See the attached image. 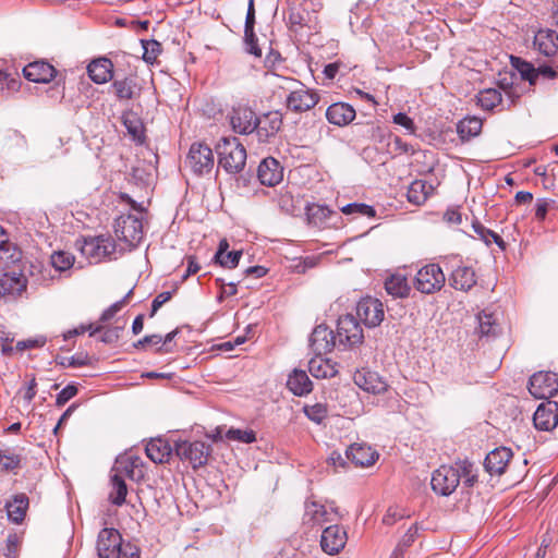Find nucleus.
Here are the masks:
<instances>
[{
    "label": "nucleus",
    "instance_id": "obj_1",
    "mask_svg": "<svg viewBox=\"0 0 558 558\" xmlns=\"http://www.w3.org/2000/svg\"><path fill=\"white\" fill-rule=\"evenodd\" d=\"M218 163L229 173L243 170L246 162V150L236 137H223L217 144Z\"/></svg>",
    "mask_w": 558,
    "mask_h": 558
},
{
    "label": "nucleus",
    "instance_id": "obj_2",
    "mask_svg": "<svg viewBox=\"0 0 558 558\" xmlns=\"http://www.w3.org/2000/svg\"><path fill=\"white\" fill-rule=\"evenodd\" d=\"M114 233L122 251L136 247L144 236L142 218L133 215L120 216L114 223Z\"/></svg>",
    "mask_w": 558,
    "mask_h": 558
},
{
    "label": "nucleus",
    "instance_id": "obj_3",
    "mask_svg": "<svg viewBox=\"0 0 558 558\" xmlns=\"http://www.w3.org/2000/svg\"><path fill=\"white\" fill-rule=\"evenodd\" d=\"M117 245L114 241L107 235H98L84 239L80 250L90 263H99L104 258H111L116 253Z\"/></svg>",
    "mask_w": 558,
    "mask_h": 558
},
{
    "label": "nucleus",
    "instance_id": "obj_4",
    "mask_svg": "<svg viewBox=\"0 0 558 558\" xmlns=\"http://www.w3.org/2000/svg\"><path fill=\"white\" fill-rule=\"evenodd\" d=\"M446 282L442 269L437 264H428L422 267L414 280V287L417 291L432 294L439 291Z\"/></svg>",
    "mask_w": 558,
    "mask_h": 558
},
{
    "label": "nucleus",
    "instance_id": "obj_5",
    "mask_svg": "<svg viewBox=\"0 0 558 558\" xmlns=\"http://www.w3.org/2000/svg\"><path fill=\"white\" fill-rule=\"evenodd\" d=\"M174 451L182 461H189L193 469H197L207 463L210 448L203 441L183 440L175 444Z\"/></svg>",
    "mask_w": 558,
    "mask_h": 558
},
{
    "label": "nucleus",
    "instance_id": "obj_6",
    "mask_svg": "<svg viewBox=\"0 0 558 558\" xmlns=\"http://www.w3.org/2000/svg\"><path fill=\"white\" fill-rule=\"evenodd\" d=\"M186 163L196 174L210 172L215 165L211 148L203 143L192 144L187 154Z\"/></svg>",
    "mask_w": 558,
    "mask_h": 558
},
{
    "label": "nucleus",
    "instance_id": "obj_7",
    "mask_svg": "<svg viewBox=\"0 0 558 558\" xmlns=\"http://www.w3.org/2000/svg\"><path fill=\"white\" fill-rule=\"evenodd\" d=\"M460 471L452 466L442 465L434 471L430 485L436 494L449 496L452 494L460 483Z\"/></svg>",
    "mask_w": 558,
    "mask_h": 558
},
{
    "label": "nucleus",
    "instance_id": "obj_8",
    "mask_svg": "<svg viewBox=\"0 0 558 558\" xmlns=\"http://www.w3.org/2000/svg\"><path fill=\"white\" fill-rule=\"evenodd\" d=\"M529 391L537 399H547L558 392V374L538 372L531 376Z\"/></svg>",
    "mask_w": 558,
    "mask_h": 558
},
{
    "label": "nucleus",
    "instance_id": "obj_9",
    "mask_svg": "<svg viewBox=\"0 0 558 558\" xmlns=\"http://www.w3.org/2000/svg\"><path fill=\"white\" fill-rule=\"evenodd\" d=\"M356 316L366 327H377L385 317L384 305L378 299L364 298L356 305Z\"/></svg>",
    "mask_w": 558,
    "mask_h": 558
},
{
    "label": "nucleus",
    "instance_id": "obj_10",
    "mask_svg": "<svg viewBox=\"0 0 558 558\" xmlns=\"http://www.w3.org/2000/svg\"><path fill=\"white\" fill-rule=\"evenodd\" d=\"M363 329L352 315H345L338 319L337 340L340 344L354 347L363 342Z\"/></svg>",
    "mask_w": 558,
    "mask_h": 558
},
{
    "label": "nucleus",
    "instance_id": "obj_11",
    "mask_svg": "<svg viewBox=\"0 0 558 558\" xmlns=\"http://www.w3.org/2000/svg\"><path fill=\"white\" fill-rule=\"evenodd\" d=\"M97 550L100 558H121L123 555L122 537L116 529H104L97 541Z\"/></svg>",
    "mask_w": 558,
    "mask_h": 558
},
{
    "label": "nucleus",
    "instance_id": "obj_12",
    "mask_svg": "<svg viewBox=\"0 0 558 558\" xmlns=\"http://www.w3.org/2000/svg\"><path fill=\"white\" fill-rule=\"evenodd\" d=\"M299 87L293 89L287 97V108L293 112H304L314 108L319 101V95L306 88L299 83Z\"/></svg>",
    "mask_w": 558,
    "mask_h": 558
},
{
    "label": "nucleus",
    "instance_id": "obj_13",
    "mask_svg": "<svg viewBox=\"0 0 558 558\" xmlns=\"http://www.w3.org/2000/svg\"><path fill=\"white\" fill-rule=\"evenodd\" d=\"M336 515V510L327 509L325 505H322L316 500L308 499L304 504V524L311 526L323 525L327 522H332Z\"/></svg>",
    "mask_w": 558,
    "mask_h": 558
},
{
    "label": "nucleus",
    "instance_id": "obj_14",
    "mask_svg": "<svg viewBox=\"0 0 558 558\" xmlns=\"http://www.w3.org/2000/svg\"><path fill=\"white\" fill-rule=\"evenodd\" d=\"M282 126V114L279 111H269L256 120V134L259 142L266 143L274 137Z\"/></svg>",
    "mask_w": 558,
    "mask_h": 558
},
{
    "label": "nucleus",
    "instance_id": "obj_15",
    "mask_svg": "<svg viewBox=\"0 0 558 558\" xmlns=\"http://www.w3.org/2000/svg\"><path fill=\"white\" fill-rule=\"evenodd\" d=\"M534 426L539 430H551L558 425V403L546 401L541 403L533 416Z\"/></svg>",
    "mask_w": 558,
    "mask_h": 558
},
{
    "label": "nucleus",
    "instance_id": "obj_16",
    "mask_svg": "<svg viewBox=\"0 0 558 558\" xmlns=\"http://www.w3.org/2000/svg\"><path fill=\"white\" fill-rule=\"evenodd\" d=\"M353 380L361 389L374 395L385 392L388 388L384 378L368 368L357 369L354 373Z\"/></svg>",
    "mask_w": 558,
    "mask_h": 558
},
{
    "label": "nucleus",
    "instance_id": "obj_17",
    "mask_svg": "<svg viewBox=\"0 0 558 558\" xmlns=\"http://www.w3.org/2000/svg\"><path fill=\"white\" fill-rule=\"evenodd\" d=\"M347 543V532L339 525H330L323 531L320 546L328 555L338 554Z\"/></svg>",
    "mask_w": 558,
    "mask_h": 558
},
{
    "label": "nucleus",
    "instance_id": "obj_18",
    "mask_svg": "<svg viewBox=\"0 0 558 558\" xmlns=\"http://www.w3.org/2000/svg\"><path fill=\"white\" fill-rule=\"evenodd\" d=\"M337 341V335L333 336L332 331L324 325H318L314 328L311 338L310 345L316 355H323L330 352Z\"/></svg>",
    "mask_w": 558,
    "mask_h": 558
},
{
    "label": "nucleus",
    "instance_id": "obj_19",
    "mask_svg": "<svg viewBox=\"0 0 558 558\" xmlns=\"http://www.w3.org/2000/svg\"><path fill=\"white\" fill-rule=\"evenodd\" d=\"M257 177L262 184L275 186L283 178V168L272 157L265 158L258 166Z\"/></svg>",
    "mask_w": 558,
    "mask_h": 558
},
{
    "label": "nucleus",
    "instance_id": "obj_20",
    "mask_svg": "<svg viewBox=\"0 0 558 558\" xmlns=\"http://www.w3.org/2000/svg\"><path fill=\"white\" fill-rule=\"evenodd\" d=\"M511 458V449L499 447L486 456L484 466L490 475H501L506 471Z\"/></svg>",
    "mask_w": 558,
    "mask_h": 558
},
{
    "label": "nucleus",
    "instance_id": "obj_21",
    "mask_svg": "<svg viewBox=\"0 0 558 558\" xmlns=\"http://www.w3.org/2000/svg\"><path fill=\"white\" fill-rule=\"evenodd\" d=\"M255 112L246 107H239L233 109L231 116L232 129L240 134H250L256 128Z\"/></svg>",
    "mask_w": 558,
    "mask_h": 558
},
{
    "label": "nucleus",
    "instance_id": "obj_22",
    "mask_svg": "<svg viewBox=\"0 0 558 558\" xmlns=\"http://www.w3.org/2000/svg\"><path fill=\"white\" fill-rule=\"evenodd\" d=\"M24 76L35 83H48L54 78L57 71L46 61H34L23 69Z\"/></svg>",
    "mask_w": 558,
    "mask_h": 558
},
{
    "label": "nucleus",
    "instance_id": "obj_23",
    "mask_svg": "<svg viewBox=\"0 0 558 558\" xmlns=\"http://www.w3.org/2000/svg\"><path fill=\"white\" fill-rule=\"evenodd\" d=\"M450 286L460 291L468 292L476 284V275L472 267L460 265L449 276Z\"/></svg>",
    "mask_w": 558,
    "mask_h": 558
},
{
    "label": "nucleus",
    "instance_id": "obj_24",
    "mask_svg": "<svg viewBox=\"0 0 558 558\" xmlns=\"http://www.w3.org/2000/svg\"><path fill=\"white\" fill-rule=\"evenodd\" d=\"M326 118L331 124L344 126L354 120L355 110L349 104L336 102L327 108Z\"/></svg>",
    "mask_w": 558,
    "mask_h": 558
},
{
    "label": "nucleus",
    "instance_id": "obj_25",
    "mask_svg": "<svg viewBox=\"0 0 558 558\" xmlns=\"http://www.w3.org/2000/svg\"><path fill=\"white\" fill-rule=\"evenodd\" d=\"M347 458L355 465L369 466L378 459V453L366 445L354 444L345 451Z\"/></svg>",
    "mask_w": 558,
    "mask_h": 558
},
{
    "label": "nucleus",
    "instance_id": "obj_26",
    "mask_svg": "<svg viewBox=\"0 0 558 558\" xmlns=\"http://www.w3.org/2000/svg\"><path fill=\"white\" fill-rule=\"evenodd\" d=\"M88 75L96 84H105L112 78L113 64L108 58H98L87 66Z\"/></svg>",
    "mask_w": 558,
    "mask_h": 558
},
{
    "label": "nucleus",
    "instance_id": "obj_27",
    "mask_svg": "<svg viewBox=\"0 0 558 558\" xmlns=\"http://www.w3.org/2000/svg\"><path fill=\"white\" fill-rule=\"evenodd\" d=\"M534 46L544 56L551 57L558 50V35L551 29H541L534 37Z\"/></svg>",
    "mask_w": 558,
    "mask_h": 558
},
{
    "label": "nucleus",
    "instance_id": "obj_28",
    "mask_svg": "<svg viewBox=\"0 0 558 558\" xmlns=\"http://www.w3.org/2000/svg\"><path fill=\"white\" fill-rule=\"evenodd\" d=\"M26 288V280L22 275L3 274L0 276V298L15 296Z\"/></svg>",
    "mask_w": 558,
    "mask_h": 558
},
{
    "label": "nucleus",
    "instance_id": "obj_29",
    "mask_svg": "<svg viewBox=\"0 0 558 558\" xmlns=\"http://www.w3.org/2000/svg\"><path fill=\"white\" fill-rule=\"evenodd\" d=\"M146 456L155 463H167L172 454V448L167 440L151 439L145 448Z\"/></svg>",
    "mask_w": 558,
    "mask_h": 558
},
{
    "label": "nucleus",
    "instance_id": "obj_30",
    "mask_svg": "<svg viewBox=\"0 0 558 558\" xmlns=\"http://www.w3.org/2000/svg\"><path fill=\"white\" fill-rule=\"evenodd\" d=\"M434 192V185L424 180H415L408 189V201L414 205H423Z\"/></svg>",
    "mask_w": 558,
    "mask_h": 558
},
{
    "label": "nucleus",
    "instance_id": "obj_31",
    "mask_svg": "<svg viewBox=\"0 0 558 558\" xmlns=\"http://www.w3.org/2000/svg\"><path fill=\"white\" fill-rule=\"evenodd\" d=\"M287 387L295 396H305L312 391V381L306 372L294 369L289 375Z\"/></svg>",
    "mask_w": 558,
    "mask_h": 558
},
{
    "label": "nucleus",
    "instance_id": "obj_32",
    "mask_svg": "<svg viewBox=\"0 0 558 558\" xmlns=\"http://www.w3.org/2000/svg\"><path fill=\"white\" fill-rule=\"evenodd\" d=\"M111 88L113 89L116 97L120 101L133 99L140 90L135 82V78L133 77L116 80L111 84Z\"/></svg>",
    "mask_w": 558,
    "mask_h": 558
},
{
    "label": "nucleus",
    "instance_id": "obj_33",
    "mask_svg": "<svg viewBox=\"0 0 558 558\" xmlns=\"http://www.w3.org/2000/svg\"><path fill=\"white\" fill-rule=\"evenodd\" d=\"M385 289L387 293L393 298H407L410 293V286L403 275L395 274L385 280Z\"/></svg>",
    "mask_w": 558,
    "mask_h": 558
},
{
    "label": "nucleus",
    "instance_id": "obj_34",
    "mask_svg": "<svg viewBox=\"0 0 558 558\" xmlns=\"http://www.w3.org/2000/svg\"><path fill=\"white\" fill-rule=\"evenodd\" d=\"M308 371L316 378H331L338 371L329 360L323 359L320 355L313 357L308 362Z\"/></svg>",
    "mask_w": 558,
    "mask_h": 558
},
{
    "label": "nucleus",
    "instance_id": "obj_35",
    "mask_svg": "<svg viewBox=\"0 0 558 558\" xmlns=\"http://www.w3.org/2000/svg\"><path fill=\"white\" fill-rule=\"evenodd\" d=\"M9 519L15 523L23 521L28 508V497L25 494H17L7 504Z\"/></svg>",
    "mask_w": 558,
    "mask_h": 558
},
{
    "label": "nucleus",
    "instance_id": "obj_36",
    "mask_svg": "<svg viewBox=\"0 0 558 558\" xmlns=\"http://www.w3.org/2000/svg\"><path fill=\"white\" fill-rule=\"evenodd\" d=\"M482 130V120L476 117H470L458 123L457 131L461 140H469L480 134Z\"/></svg>",
    "mask_w": 558,
    "mask_h": 558
},
{
    "label": "nucleus",
    "instance_id": "obj_37",
    "mask_svg": "<svg viewBox=\"0 0 558 558\" xmlns=\"http://www.w3.org/2000/svg\"><path fill=\"white\" fill-rule=\"evenodd\" d=\"M123 124L128 130V134L137 143L142 144L144 142V124L140 118L135 114H126L123 118Z\"/></svg>",
    "mask_w": 558,
    "mask_h": 558
},
{
    "label": "nucleus",
    "instance_id": "obj_38",
    "mask_svg": "<svg viewBox=\"0 0 558 558\" xmlns=\"http://www.w3.org/2000/svg\"><path fill=\"white\" fill-rule=\"evenodd\" d=\"M111 485L112 489L109 496L111 502L117 506L123 505L128 494V488L124 480L120 475L114 474L111 477Z\"/></svg>",
    "mask_w": 558,
    "mask_h": 558
},
{
    "label": "nucleus",
    "instance_id": "obj_39",
    "mask_svg": "<svg viewBox=\"0 0 558 558\" xmlns=\"http://www.w3.org/2000/svg\"><path fill=\"white\" fill-rule=\"evenodd\" d=\"M478 105L485 110H492L497 105L502 104V97L499 90L487 88L482 90L477 96Z\"/></svg>",
    "mask_w": 558,
    "mask_h": 558
},
{
    "label": "nucleus",
    "instance_id": "obj_40",
    "mask_svg": "<svg viewBox=\"0 0 558 558\" xmlns=\"http://www.w3.org/2000/svg\"><path fill=\"white\" fill-rule=\"evenodd\" d=\"M512 65L518 70L521 74V77L525 81H529L530 84H535L537 80V71L533 66L532 63L521 60L518 57H511Z\"/></svg>",
    "mask_w": 558,
    "mask_h": 558
},
{
    "label": "nucleus",
    "instance_id": "obj_41",
    "mask_svg": "<svg viewBox=\"0 0 558 558\" xmlns=\"http://www.w3.org/2000/svg\"><path fill=\"white\" fill-rule=\"evenodd\" d=\"M472 228L485 244L489 245L492 242H495L501 250H505V242L496 232L485 228L477 221L473 222Z\"/></svg>",
    "mask_w": 558,
    "mask_h": 558
},
{
    "label": "nucleus",
    "instance_id": "obj_42",
    "mask_svg": "<svg viewBox=\"0 0 558 558\" xmlns=\"http://www.w3.org/2000/svg\"><path fill=\"white\" fill-rule=\"evenodd\" d=\"M480 332L483 336L496 335L498 330V323L494 314L483 311L478 314Z\"/></svg>",
    "mask_w": 558,
    "mask_h": 558
},
{
    "label": "nucleus",
    "instance_id": "obj_43",
    "mask_svg": "<svg viewBox=\"0 0 558 558\" xmlns=\"http://www.w3.org/2000/svg\"><path fill=\"white\" fill-rule=\"evenodd\" d=\"M50 259L51 265L56 270L65 271L73 266L75 257L69 252L58 251L51 255Z\"/></svg>",
    "mask_w": 558,
    "mask_h": 558
},
{
    "label": "nucleus",
    "instance_id": "obj_44",
    "mask_svg": "<svg viewBox=\"0 0 558 558\" xmlns=\"http://www.w3.org/2000/svg\"><path fill=\"white\" fill-rule=\"evenodd\" d=\"M21 458L12 449L0 450V469L3 472L14 471L20 466Z\"/></svg>",
    "mask_w": 558,
    "mask_h": 558
},
{
    "label": "nucleus",
    "instance_id": "obj_45",
    "mask_svg": "<svg viewBox=\"0 0 558 558\" xmlns=\"http://www.w3.org/2000/svg\"><path fill=\"white\" fill-rule=\"evenodd\" d=\"M303 411L308 420L317 424H320L328 414L327 405L323 403L306 404Z\"/></svg>",
    "mask_w": 558,
    "mask_h": 558
},
{
    "label": "nucleus",
    "instance_id": "obj_46",
    "mask_svg": "<svg viewBox=\"0 0 558 558\" xmlns=\"http://www.w3.org/2000/svg\"><path fill=\"white\" fill-rule=\"evenodd\" d=\"M344 215H360L366 217H375V209L363 203H351L340 208Z\"/></svg>",
    "mask_w": 558,
    "mask_h": 558
},
{
    "label": "nucleus",
    "instance_id": "obj_47",
    "mask_svg": "<svg viewBox=\"0 0 558 558\" xmlns=\"http://www.w3.org/2000/svg\"><path fill=\"white\" fill-rule=\"evenodd\" d=\"M143 45V59L153 64L161 52V45L157 40H142Z\"/></svg>",
    "mask_w": 558,
    "mask_h": 558
},
{
    "label": "nucleus",
    "instance_id": "obj_48",
    "mask_svg": "<svg viewBox=\"0 0 558 558\" xmlns=\"http://www.w3.org/2000/svg\"><path fill=\"white\" fill-rule=\"evenodd\" d=\"M226 436L230 440H236L244 444H251L256 440L255 433L251 429L230 428Z\"/></svg>",
    "mask_w": 558,
    "mask_h": 558
},
{
    "label": "nucleus",
    "instance_id": "obj_49",
    "mask_svg": "<svg viewBox=\"0 0 558 558\" xmlns=\"http://www.w3.org/2000/svg\"><path fill=\"white\" fill-rule=\"evenodd\" d=\"M331 214L332 211L327 206L323 205H312L307 208V215L315 223H317V220L322 221L328 219Z\"/></svg>",
    "mask_w": 558,
    "mask_h": 558
},
{
    "label": "nucleus",
    "instance_id": "obj_50",
    "mask_svg": "<svg viewBox=\"0 0 558 558\" xmlns=\"http://www.w3.org/2000/svg\"><path fill=\"white\" fill-rule=\"evenodd\" d=\"M242 256V251H231L225 253V257L217 258L216 262L219 263L225 268H235L240 262Z\"/></svg>",
    "mask_w": 558,
    "mask_h": 558
},
{
    "label": "nucleus",
    "instance_id": "obj_51",
    "mask_svg": "<svg viewBox=\"0 0 558 558\" xmlns=\"http://www.w3.org/2000/svg\"><path fill=\"white\" fill-rule=\"evenodd\" d=\"M244 43L245 49L248 53L258 58L262 57V49L257 45V38L254 31H251V34L244 33Z\"/></svg>",
    "mask_w": 558,
    "mask_h": 558
},
{
    "label": "nucleus",
    "instance_id": "obj_52",
    "mask_svg": "<svg viewBox=\"0 0 558 558\" xmlns=\"http://www.w3.org/2000/svg\"><path fill=\"white\" fill-rule=\"evenodd\" d=\"M131 294H132V290H130L121 301L116 302L109 308H107L102 313L100 319L102 322H107V320L111 319L125 305V303L128 302V299L130 298Z\"/></svg>",
    "mask_w": 558,
    "mask_h": 558
},
{
    "label": "nucleus",
    "instance_id": "obj_53",
    "mask_svg": "<svg viewBox=\"0 0 558 558\" xmlns=\"http://www.w3.org/2000/svg\"><path fill=\"white\" fill-rule=\"evenodd\" d=\"M392 121L393 123L404 128L410 134H414L416 131L413 120L403 112L395 114Z\"/></svg>",
    "mask_w": 558,
    "mask_h": 558
},
{
    "label": "nucleus",
    "instance_id": "obj_54",
    "mask_svg": "<svg viewBox=\"0 0 558 558\" xmlns=\"http://www.w3.org/2000/svg\"><path fill=\"white\" fill-rule=\"evenodd\" d=\"M417 532H418V527L415 524L411 525L409 527V530L407 531V533L402 536V538L398 543L397 547H400V549L405 550L408 547H410L414 543V541L417 536Z\"/></svg>",
    "mask_w": 558,
    "mask_h": 558
},
{
    "label": "nucleus",
    "instance_id": "obj_55",
    "mask_svg": "<svg viewBox=\"0 0 558 558\" xmlns=\"http://www.w3.org/2000/svg\"><path fill=\"white\" fill-rule=\"evenodd\" d=\"M77 388L74 385H68L57 396L56 403L58 407H63L70 399L75 397Z\"/></svg>",
    "mask_w": 558,
    "mask_h": 558
},
{
    "label": "nucleus",
    "instance_id": "obj_56",
    "mask_svg": "<svg viewBox=\"0 0 558 558\" xmlns=\"http://www.w3.org/2000/svg\"><path fill=\"white\" fill-rule=\"evenodd\" d=\"M45 343H46V338H44V337H39L36 339L22 340L16 343L15 350L19 352H23L27 349L40 348V347L45 345Z\"/></svg>",
    "mask_w": 558,
    "mask_h": 558
},
{
    "label": "nucleus",
    "instance_id": "obj_57",
    "mask_svg": "<svg viewBox=\"0 0 558 558\" xmlns=\"http://www.w3.org/2000/svg\"><path fill=\"white\" fill-rule=\"evenodd\" d=\"M404 517L403 511L398 507H389L383 518V523L386 525L395 524L399 519Z\"/></svg>",
    "mask_w": 558,
    "mask_h": 558
},
{
    "label": "nucleus",
    "instance_id": "obj_58",
    "mask_svg": "<svg viewBox=\"0 0 558 558\" xmlns=\"http://www.w3.org/2000/svg\"><path fill=\"white\" fill-rule=\"evenodd\" d=\"M101 327L100 326H97L94 328L93 324H88V325H81L80 327L77 328H74L72 330H69L65 335H64V339H69L73 336H77V335H82L86 331H89V335L90 336H94L96 332H99L101 331Z\"/></svg>",
    "mask_w": 558,
    "mask_h": 558
},
{
    "label": "nucleus",
    "instance_id": "obj_59",
    "mask_svg": "<svg viewBox=\"0 0 558 558\" xmlns=\"http://www.w3.org/2000/svg\"><path fill=\"white\" fill-rule=\"evenodd\" d=\"M391 142L389 143V146H392V149L390 151L399 153V154H408L410 151H413L411 145L403 142L399 136H390Z\"/></svg>",
    "mask_w": 558,
    "mask_h": 558
},
{
    "label": "nucleus",
    "instance_id": "obj_60",
    "mask_svg": "<svg viewBox=\"0 0 558 558\" xmlns=\"http://www.w3.org/2000/svg\"><path fill=\"white\" fill-rule=\"evenodd\" d=\"M553 203V201L546 198H538L535 204V217L538 220H544Z\"/></svg>",
    "mask_w": 558,
    "mask_h": 558
},
{
    "label": "nucleus",
    "instance_id": "obj_61",
    "mask_svg": "<svg viewBox=\"0 0 558 558\" xmlns=\"http://www.w3.org/2000/svg\"><path fill=\"white\" fill-rule=\"evenodd\" d=\"M172 298V292L165 291L159 293L153 301L150 316L153 317L157 311Z\"/></svg>",
    "mask_w": 558,
    "mask_h": 558
},
{
    "label": "nucleus",
    "instance_id": "obj_62",
    "mask_svg": "<svg viewBox=\"0 0 558 558\" xmlns=\"http://www.w3.org/2000/svg\"><path fill=\"white\" fill-rule=\"evenodd\" d=\"M162 344V337L160 335L145 336L134 343L136 349L145 348L146 345H160Z\"/></svg>",
    "mask_w": 558,
    "mask_h": 558
},
{
    "label": "nucleus",
    "instance_id": "obj_63",
    "mask_svg": "<svg viewBox=\"0 0 558 558\" xmlns=\"http://www.w3.org/2000/svg\"><path fill=\"white\" fill-rule=\"evenodd\" d=\"M254 25H255L254 0H250L248 7H247L246 19H245L244 33L251 34V31H254Z\"/></svg>",
    "mask_w": 558,
    "mask_h": 558
},
{
    "label": "nucleus",
    "instance_id": "obj_64",
    "mask_svg": "<svg viewBox=\"0 0 558 558\" xmlns=\"http://www.w3.org/2000/svg\"><path fill=\"white\" fill-rule=\"evenodd\" d=\"M444 219L448 223L459 225L462 221V216L457 209H447L444 214Z\"/></svg>",
    "mask_w": 558,
    "mask_h": 558
}]
</instances>
